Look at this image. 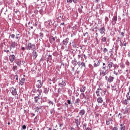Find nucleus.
I'll return each mask as SVG.
<instances>
[{"instance_id":"nucleus-21","label":"nucleus","mask_w":130,"mask_h":130,"mask_svg":"<svg viewBox=\"0 0 130 130\" xmlns=\"http://www.w3.org/2000/svg\"><path fill=\"white\" fill-rule=\"evenodd\" d=\"M66 85H67V83H66L64 81H62V83H59L58 84V85L60 86V87H66Z\"/></svg>"},{"instance_id":"nucleus-64","label":"nucleus","mask_w":130,"mask_h":130,"mask_svg":"<svg viewBox=\"0 0 130 130\" xmlns=\"http://www.w3.org/2000/svg\"><path fill=\"white\" fill-rule=\"evenodd\" d=\"M61 25H64V22L61 23Z\"/></svg>"},{"instance_id":"nucleus-14","label":"nucleus","mask_w":130,"mask_h":130,"mask_svg":"<svg viewBox=\"0 0 130 130\" xmlns=\"http://www.w3.org/2000/svg\"><path fill=\"white\" fill-rule=\"evenodd\" d=\"M126 46V42H125V40L124 41H120V46L122 47V46Z\"/></svg>"},{"instance_id":"nucleus-20","label":"nucleus","mask_w":130,"mask_h":130,"mask_svg":"<svg viewBox=\"0 0 130 130\" xmlns=\"http://www.w3.org/2000/svg\"><path fill=\"white\" fill-rule=\"evenodd\" d=\"M107 66H108V68H109V70H110V69H111V68H112V67H113V62L108 61Z\"/></svg>"},{"instance_id":"nucleus-1","label":"nucleus","mask_w":130,"mask_h":130,"mask_svg":"<svg viewBox=\"0 0 130 130\" xmlns=\"http://www.w3.org/2000/svg\"><path fill=\"white\" fill-rule=\"evenodd\" d=\"M107 67L105 66L103 67L102 69L100 70V76L101 77H104V76H106L107 74H108L109 71L108 70H106Z\"/></svg>"},{"instance_id":"nucleus-49","label":"nucleus","mask_w":130,"mask_h":130,"mask_svg":"<svg viewBox=\"0 0 130 130\" xmlns=\"http://www.w3.org/2000/svg\"><path fill=\"white\" fill-rule=\"evenodd\" d=\"M38 92H39V95H41V92H42V90L38 89Z\"/></svg>"},{"instance_id":"nucleus-48","label":"nucleus","mask_w":130,"mask_h":130,"mask_svg":"<svg viewBox=\"0 0 130 130\" xmlns=\"http://www.w3.org/2000/svg\"><path fill=\"white\" fill-rule=\"evenodd\" d=\"M94 114L96 116H97L98 117V116H99V114H98V113L97 112H95Z\"/></svg>"},{"instance_id":"nucleus-22","label":"nucleus","mask_w":130,"mask_h":130,"mask_svg":"<svg viewBox=\"0 0 130 130\" xmlns=\"http://www.w3.org/2000/svg\"><path fill=\"white\" fill-rule=\"evenodd\" d=\"M25 78H23L19 82V85H21V86H23L24 85V83H25Z\"/></svg>"},{"instance_id":"nucleus-29","label":"nucleus","mask_w":130,"mask_h":130,"mask_svg":"<svg viewBox=\"0 0 130 130\" xmlns=\"http://www.w3.org/2000/svg\"><path fill=\"white\" fill-rule=\"evenodd\" d=\"M80 92H85L86 91V86H83L80 90Z\"/></svg>"},{"instance_id":"nucleus-9","label":"nucleus","mask_w":130,"mask_h":130,"mask_svg":"<svg viewBox=\"0 0 130 130\" xmlns=\"http://www.w3.org/2000/svg\"><path fill=\"white\" fill-rule=\"evenodd\" d=\"M9 59L11 62H13L16 59V56L15 55H11L10 56Z\"/></svg>"},{"instance_id":"nucleus-40","label":"nucleus","mask_w":130,"mask_h":130,"mask_svg":"<svg viewBox=\"0 0 130 130\" xmlns=\"http://www.w3.org/2000/svg\"><path fill=\"white\" fill-rule=\"evenodd\" d=\"M119 72V71H118V72L114 71V75H116V76H117V75H118Z\"/></svg>"},{"instance_id":"nucleus-7","label":"nucleus","mask_w":130,"mask_h":130,"mask_svg":"<svg viewBox=\"0 0 130 130\" xmlns=\"http://www.w3.org/2000/svg\"><path fill=\"white\" fill-rule=\"evenodd\" d=\"M78 64L79 66V67H80L81 66V69H86V64H85L84 62H78Z\"/></svg>"},{"instance_id":"nucleus-37","label":"nucleus","mask_w":130,"mask_h":130,"mask_svg":"<svg viewBox=\"0 0 130 130\" xmlns=\"http://www.w3.org/2000/svg\"><path fill=\"white\" fill-rule=\"evenodd\" d=\"M113 67H114V69H116V68H118V66H117V64H113Z\"/></svg>"},{"instance_id":"nucleus-32","label":"nucleus","mask_w":130,"mask_h":130,"mask_svg":"<svg viewBox=\"0 0 130 130\" xmlns=\"http://www.w3.org/2000/svg\"><path fill=\"white\" fill-rule=\"evenodd\" d=\"M17 69H18V67L16 66H14L12 68L13 72H16V71H17Z\"/></svg>"},{"instance_id":"nucleus-19","label":"nucleus","mask_w":130,"mask_h":130,"mask_svg":"<svg viewBox=\"0 0 130 130\" xmlns=\"http://www.w3.org/2000/svg\"><path fill=\"white\" fill-rule=\"evenodd\" d=\"M114 80V77L112 76H109L108 79V82L109 83H112L113 82V80Z\"/></svg>"},{"instance_id":"nucleus-11","label":"nucleus","mask_w":130,"mask_h":130,"mask_svg":"<svg viewBox=\"0 0 130 130\" xmlns=\"http://www.w3.org/2000/svg\"><path fill=\"white\" fill-rule=\"evenodd\" d=\"M97 102L99 103V104H102L103 103V99H102L101 96H99V98L97 99Z\"/></svg>"},{"instance_id":"nucleus-28","label":"nucleus","mask_w":130,"mask_h":130,"mask_svg":"<svg viewBox=\"0 0 130 130\" xmlns=\"http://www.w3.org/2000/svg\"><path fill=\"white\" fill-rule=\"evenodd\" d=\"M40 97L39 96V95H38V96H35V101L36 103H37V102H38V101L40 100Z\"/></svg>"},{"instance_id":"nucleus-16","label":"nucleus","mask_w":130,"mask_h":130,"mask_svg":"<svg viewBox=\"0 0 130 130\" xmlns=\"http://www.w3.org/2000/svg\"><path fill=\"white\" fill-rule=\"evenodd\" d=\"M49 41L51 44H54L55 43V38L52 37L49 39Z\"/></svg>"},{"instance_id":"nucleus-10","label":"nucleus","mask_w":130,"mask_h":130,"mask_svg":"<svg viewBox=\"0 0 130 130\" xmlns=\"http://www.w3.org/2000/svg\"><path fill=\"white\" fill-rule=\"evenodd\" d=\"M116 21H117V17L114 16L112 18V24L115 25L116 24Z\"/></svg>"},{"instance_id":"nucleus-15","label":"nucleus","mask_w":130,"mask_h":130,"mask_svg":"<svg viewBox=\"0 0 130 130\" xmlns=\"http://www.w3.org/2000/svg\"><path fill=\"white\" fill-rule=\"evenodd\" d=\"M99 32L101 34H104L105 33V27H103L99 29Z\"/></svg>"},{"instance_id":"nucleus-25","label":"nucleus","mask_w":130,"mask_h":130,"mask_svg":"<svg viewBox=\"0 0 130 130\" xmlns=\"http://www.w3.org/2000/svg\"><path fill=\"white\" fill-rule=\"evenodd\" d=\"M129 101L128 100L125 99L124 101H123V104H124V105H127V104L129 103Z\"/></svg>"},{"instance_id":"nucleus-38","label":"nucleus","mask_w":130,"mask_h":130,"mask_svg":"<svg viewBox=\"0 0 130 130\" xmlns=\"http://www.w3.org/2000/svg\"><path fill=\"white\" fill-rule=\"evenodd\" d=\"M103 51H104V52L106 53L108 51V50L107 49H106V48H104Z\"/></svg>"},{"instance_id":"nucleus-13","label":"nucleus","mask_w":130,"mask_h":130,"mask_svg":"<svg viewBox=\"0 0 130 130\" xmlns=\"http://www.w3.org/2000/svg\"><path fill=\"white\" fill-rule=\"evenodd\" d=\"M85 113H86V111L84 109H82L79 112V115H80V116H83L85 115Z\"/></svg>"},{"instance_id":"nucleus-34","label":"nucleus","mask_w":130,"mask_h":130,"mask_svg":"<svg viewBox=\"0 0 130 130\" xmlns=\"http://www.w3.org/2000/svg\"><path fill=\"white\" fill-rule=\"evenodd\" d=\"M48 92H49V89H47V88H45L44 89V93H45V94H48Z\"/></svg>"},{"instance_id":"nucleus-33","label":"nucleus","mask_w":130,"mask_h":130,"mask_svg":"<svg viewBox=\"0 0 130 130\" xmlns=\"http://www.w3.org/2000/svg\"><path fill=\"white\" fill-rule=\"evenodd\" d=\"M129 92H127L126 95V96L127 100L130 101V95L129 96Z\"/></svg>"},{"instance_id":"nucleus-58","label":"nucleus","mask_w":130,"mask_h":130,"mask_svg":"<svg viewBox=\"0 0 130 130\" xmlns=\"http://www.w3.org/2000/svg\"><path fill=\"white\" fill-rule=\"evenodd\" d=\"M103 67H106V64H105V63H103Z\"/></svg>"},{"instance_id":"nucleus-43","label":"nucleus","mask_w":130,"mask_h":130,"mask_svg":"<svg viewBox=\"0 0 130 130\" xmlns=\"http://www.w3.org/2000/svg\"><path fill=\"white\" fill-rule=\"evenodd\" d=\"M40 37H41V38H43V33H42V32L40 33Z\"/></svg>"},{"instance_id":"nucleus-60","label":"nucleus","mask_w":130,"mask_h":130,"mask_svg":"<svg viewBox=\"0 0 130 130\" xmlns=\"http://www.w3.org/2000/svg\"><path fill=\"white\" fill-rule=\"evenodd\" d=\"M50 113H51V114H52V113H53V110H51Z\"/></svg>"},{"instance_id":"nucleus-46","label":"nucleus","mask_w":130,"mask_h":130,"mask_svg":"<svg viewBox=\"0 0 130 130\" xmlns=\"http://www.w3.org/2000/svg\"><path fill=\"white\" fill-rule=\"evenodd\" d=\"M121 36H122V37H124V32H121Z\"/></svg>"},{"instance_id":"nucleus-35","label":"nucleus","mask_w":130,"mask_h":130,"mask_svg":"<svg viewBox=\"0 0 130 130\" xmlns=\"http://www.w3.org/2000/svg\"><path fill=\"white\" fill-rule=\"evenodd\" d=\"M81 97L82 99H84V98H85L86 95H85V93H81Z\"/></svg>"},{"instance_id":"nucleus-17","label":"nucleus","mask_w":130,"mask_h":130,"mask_svg":"<svg viewBox=\"0 0 130 130\" xmlns=\"http://www.w3.org/2000/svg\"><path fill=\"white\" fill-rule=\"evenodd\" d=\"M73 2L74 4H77V3H78V0H67V3L68 4H72Z\"/></svg>"},{"instance_id":"nucleus-56","label":"nucleus","mask_w":130,"mask_h":130,"mask_svg":"<svg viewBox=\"0 0 130 130\" xmlns=\"http://www.w3.org/2000/svg\"><path fill=\"white\" fill-rule=\"evenodd\" d=\"M87 34H88V32H86L84 33L83 34V36H86V35H87Z\"/></svg>"},{"instance_id":"nucleus-3","label":"nucleus","mask_w":130,"mask_h":130,"mask_svg":"<svg viewBox=\"0 0 130 130\" xmlns=\"http://www.w3.org/2000/svg\"><path fill=\"white\" fill-rule=\"evenodd\" d=\"M74 104L77 107H80V105H81V100L80 99H77L75 100Z\"/></svg>"},{"instance_id":"nucleus-54","label":"nucleus","mask_w":130,"mask_h":130,"mask_svg":"<svg viewBox=\"0 0 130 130\" xmlns=\"http://www.w3.org/2000/svg\"><path fill=\"white\" fill-rule=\"evenodd\" d=\"M68 104H71V100H67Z\"/></svg>"},{"instance_id":"nucleus-2","label":"nucleus","mask_w":130,"mask_h":130,"mask_svg":"<svg viewBox=\"0 0 130 130\" xmlns=\"http://www.w3.org/2000/svg\"><path fill=\"white\" fill-rule=\"evenodd\" d=\"M26 49L27 50H35L36 47L35 44H32L31 43H28L25 47Z\"/></svg>"},{"instance_id":"nucleus-51","label":"nucleus","mask_w":130,"mask_h":130,"mask_svg":"<svg viewBox=\"0 0 130 130\" xmlns=\"http://www.w3.org/2000/svg\"><path fill=\"white\" fill-rule=\"evenodd\" d=\"M117 129H118V128H117V127H114L113 128V129H112V130H117Z\"/></svg>"},{"instance_id":"nucleus-31","label":"nucleus","mask_w":130,"mask_h":130,"mask_svg":"<svg viewBox=\"0 0 130 130\" xmlns=\"http://www.w3.org/2000/svg\"><path fill=\"white\" fill-rule=\"evenodd\" d=\"M106 40H107V38H106V37H102V42H106Z\"/></svg>"},{"instance_id":"nucleus-26","label":"nucleus","mask_w":130,"mask_h":130,"mask_svg":"<svg viewBox=\"0 0 130 130\" xmlns=\"http://www.w3.org/2000/svg\"><path fill=\"white\" fill-rule=\"evenodd\" d=\"M21 62H22V61H21V60H20V59L16 60V64H17V66H19V67H20L21 66Z\"/></svg>"},{"instance_id":"nucleus-47","label":"nucleus","mask_w":130,"mask_h":130,"mask_svg":"<svg viewBox=\"0 0 130 130\" xmlns=\"http://www.w3.org/2000/svg\"><path fill=\"white\" fill-rule=\"evenodd\" d=\"M85 128H86V130H92V129L89 127H85Z\"/></svg>"},{"instance_id":"nucleus-53","label":"nucleus","mask_w":130,"mask_h":130,"mask_svg":"<svg viewBox=\"0 0 130 130\" xmlns=\"http://www.w3.org/2000/svg\"><path fill=\"white\" fill-rule=\"evenodd\" d=\"M65 107H69V104H67V103H65Z\"/></svg>"},{"instance_id":"nucleus-62","label":"nucleus","mask_w":130,"mask_h":130,"mask_svg":"<svg viewBox=\"0 0 130 130\" xmlns=\"http://www.w3.org/2000/svg\"><path fill=\"white\" fill-rule=\"evenodd\" d=\"M79 58H81V55H78Z\"/></svg>"},{"instance_id":"nucleus-52","label":"nucleus","mask_w":130,"mask_h":130,"mask_svg":"<svg viewBox=\"0 0 130 130\" xmlns=\"http://www.w3.org/2000/svg\"><path fill=\"white\" fill-rule=\"evenodd\" d=\"M18 76L17 75H15V78H16V80H18Z\"/></svg>"},{"instance_id":"nucleus-59","label":"nucleus","mask_w":130,"mask_h":130,"mask_svg":"<svg viewBox=\"0 0 130 130\" xmlns=\"http://www.w3.org/2000/svg\"><path fill=\"white\" fill-rule=\"evenodd\" d=\"M105 79H106V80H107V81H108V77L105 76Z\"/></svg>"},{"instance_id":"nucleus-18","label":"nucleus","mask_w":130,"mask_h":130,"mask_svg":"<svg viewBox=\"0 0 130 130\" xmlns=\"http://www.w3.org/2000/svg\"><path fill=\"white\" fill-rule=\"evenodd\" d=\"M112 121V119L111 118H108L106 120V124L107 125H109L110 123Z\"/></svg>"},{"instance_id":"nucleus-23","label":"nucleus","mask_w":130,"mask_h":130,"mask_svg":"<svg viewBox=\"0 0 130 130\" xmlns=\"http://www.w3.org/2000/svg\"><path fill=\"white\" fill-rule=\"evenodd\" d=\"M69 38H66L65 40L63 41V44H64V45H67L69 43Z\"/></svg>"},{"instance_id":"nucleus-6","label":"nucleus","mask_w":130,"mask_h":130,"mask_svg":"<svg viewBox=\"0 0 130 130\" xmlns=\"http://www.w3.org/2000/svg\"><path fill=\"white\" fill-rule=\"evenodd\" d=\"M95 93L98 97H100V94L102 93V89L100 87L98 88Z\"/></svg>"},{"instance_id":"nucleus-4","label":"nucleus","mask_w":130,"mask_h":130,"mask_svg":"<svg viewBox=\"0 0 130 130\" xmlns=\"http://www.w3.org/2000/svg\"><path fill=\"white\" fill-rule=\"evenodd\" d=\"M10 91L13 96H16L17 95V89L14 87H11L10 89Z\"/></svg>"},{"instance_id":"nucleus-55","label":"nucleus","mask_w":130,"mask_h":130,"mask_svg":"<svg viewBox=\"0 0 130 130\" xmlns=\"http://www.w3.org/2000/svg\"><path fill=\"white\" fill-rule=\"evenodd\" d=\"M110 53H111L110 56H112V55H113V54L112 53V51H110Z\"/></svg>"},{"instance_id":"nucleus-30","label":"nucleus","mask_w":130,"mask_h":130,"mask_svg":"<svg viewBox=\"0 0 130 130\" xmlns=\"http://www.w3.org/2000/svg\"><path fill=\"white\" fill-rule=\"evenodd\" d=\"M75 123L77 126H79V125H80V121H79V119H75Z\"/></svg>"},{"instance_id":"nucleus-36","label":"nucleus","mask_w":130,"mask_h":130,"mask_svg":"<svg viewBox=\"0 0 130 130\" xmlns=\"http://www.w3.org/2000/svg\"><path fill=\"white\" fill-rule=\"evenodd\" d=\"M128 112V107H126L125 109L124 113L126 114Z\"/></svg>"},{"instance_id":"nucleus-24","label":"nucleus","mask_w":130,"mask_h":130,"mask_svg":"<svg viewBox=\"0 0 130 130\" xmlns=\"http://www.w3.org/2000/svg\"><path fill=\"white\" fill-rule=\"evenodd\" d=\"M32 56H33L34 59H36V57L38 56L37 53L36 52L33 51Z\"/></svg>"},{"instance_id":"nucleus-50","label":"nucleus","mask_w":130,"mask_h":130,"mask_svg":"<svg viewBox=\"0 0 130 130\" xmlns=\"http://www.w3.org/2000/svg\"><path fill=\"white\" fill-rule=\"evenodd\" d=\"M19 35H20L19 34H17L16 35V39H19Z\"/></svg>"},{"instance_id":"nucleus-44","label":"nucleus","mask_w":130,"mask_h":130,"mask_svg":"<svg viewBox=\"0 0 130 130\" xmlns=\"http://www.w3.org/2000/svg\"><path fill=\"white\" fill-rule=\"evenodd\" d=\"M105 22H107L108 21H109L108 17H106L105 18Z\"/></svg>"},{"instance_id":"nucleus-39","label":"nucleus","mask_w":130,"mask_h":130,"mask_svg":"<svg viewBox=\"0 0 130 130\" xmlns=\"http://www.w3.org/2000/svg\"><path fill=\"white\" fill-rule=\"evenodd\" d=\"M48 103L49 105H53V102H52V101H49Z\"/></svg>"},{"instance_id":"nucleus-8","label":"nucleus","mask_w":130,"mask_h":130,"mask_svg":"<svg viewBox=\"0 0 130 130\" xmlns=\"http://www.w3.org/2000/svg\"><path fill=\"white\" fill-rule=\"evenodd\" d=\"M17 45V42H12L11 44L10 45V49H12V48H15Z\"/></svg>"},{"instance_id":"nucleus-63","label":"nucleus","mask_w":130,"mask_h":130,"mask_svg":"<svg viewBox=\"0 0 130 130\" xmlns=\"http://www.w3.org/2000/svg\"><path fill=\"white\" fill-rule=\"evenodd\" d=\"M71 130H76V129H75L74 128H71Z\"/></svg>"},{"instance_id":"nucleus-61","label":"nucleus","mask_w":130,"mask_h":130,"mask_svg":"<svg viewBox=\"0 0 130 130\" xmlns=\"http://www.w3.org/2000/svg\"><path fill=\"white\" fill-rule=\"evenodd\" d=\"M83 126H85V127H86V126H87V124H84Z\"/></svg>"},{"instance_id":"nucleus-42","label":"nucleus","mask_w":130,"mask_h":130,"mask_svg":"<svg viewBox=\"0 0 130 130\" xmlns=\"http://www.w3.org/2000/svg\"><path fill=\"white\" fill-rule=\"evenodd\" d=\"M94 66L95 68H97L99 66V63L98 62L97 63H95Z\"/></svg>"},{"instance_id":"nucleus-57","label":"nucleus","mask_w":130,"mask_h":130,"mask_svg":"<svg viewBox=\"0 0 130 130\" xmlns=\"http://www.w3.org/2000/svg\"><path fill=\"white\" fill-rule=\"evenodd\" d=\"M21 50H23V51L25 50V47H22L21 48Z\"/></svg>"},{"instance_id":"nucleus-45","label":"nucleus","mask_w":130,"mask_h":130,"mask_svg":"<svg viewBox=\"0 0 130 130\" xmlns=\"http://www.w3.org/2000/svg\"><path fill=\"white\" fill-rule=\"evenodd\" d=\"M11 38H15V35L12 34L10 35Z\"/></svg>"},{"instance_id":"nucleus-41","label":"nucleus","mask_w":130,"mask_h":130,"mask_svg":"<svg viewBox=\"0 0 130 130\" xmlns=\"http://www.w3.org/2000/svg\"><path fill=\"white\" fill-rule=\"evenodd\" d=\"M27 128V126H25V125H22V129H26Z\"/></svg>"},{"instance_id":"nucleus-27","label":"nucleus","mask_w":130,"mask_h":130,"mask_svg":"<svg viewBox=\"0 0 130 130\" xmlns=\"http://www.w3.org/2000/svg\"><path fill=\"white\" fill-rule=\"evenodd\" d=\"M120 130H125V126L124 125V124H120Z\"/></svg>"},{"instance_id":"nucleus-12","label":"nucleus","mask_w":130,"mask_h":130,"mask_svg":"<svg viewBox=\"0 0 130 130\" xmlns=\"http://www.w3.org/2000/svg\"><path fill=\"white\" fill-rule=\"evenodd\" d=\"M42 111V109L41 108L37 107L35 108V112L36 113H37V114H39Z\"/></svg>"},{"instance_id":"nucleus-5","label":"nucleus","mask_w":130,"mask_h":130,"mask_svg":"<svg viewBox=\"0 0 130 130\" xmlns=\"http://www.w3.org/2000/svg\"><path fill=\"white\" fill-rule=\"evenodd\" d=\"M36 86L37 88H39V89L41 88V87H42V82H41V80H38L36 82Z\"/></svg>"}]
</instances>
